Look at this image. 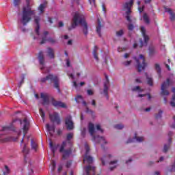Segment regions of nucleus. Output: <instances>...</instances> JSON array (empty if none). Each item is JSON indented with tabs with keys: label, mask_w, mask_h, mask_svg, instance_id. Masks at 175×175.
Segmentation results:
<instances>
[{
	"label": "nucleus",
	"mask_w": 175,
	"mask_h": 175,
	"mask_svg": "<svg viewBox=\"0 0 175 175\" xmlns=\"http://www.w3.org/2000/svg\"><path fill=\"white\" fill-rule=\"evenodd\" d=\"M72 139H73V133H70L66 135V140L63 141L60 145L59 152L63 154V159H68L72 154V147H73V144L70 141Z\"/></svg>",
	"instance_id": "obj_1"
},
{
	"label": "nucleus",
	"mask_w": 175,
	"mask_h": 175,
	"mask_svg": "<svg viewBox=\"0 0 175 175\" xmlns=\"http://www.w3.org/2000/svg\"><path fill=\"white\" fill-rule=\"evenodd\" d=\"M79 24L83 27V32L85 36H87V35H88V23H87V21H85L84 15L79 12H76L75 14L71 27H68V31H72V29L76 28Z\"/></svg>",
	"instance_id": "obj_2"
},
{
	"label": "nucleus",
	"mask_w": 175,
	"mask_h": 175,
	"mask_svg": "<svg viewBox=\"0 0 175 175\" xmlns=\"http://www.w3.org/2000/svg\"><path fill=\"white\" fill-rule=\"evenodd\" d=\"M40 81L41 83L49 81V84H53V83L54 88H55L58 92H61V90L59 89V78L58 76L54 74H49L46 77L41 78Z\"/></svg>",
	"instance_id": "obj_3"
},
{
	"label": "nucleus",
	"mask_w": 175,
	"mask_h": 175,
	"mask_svg": "<svg viewBox=\"0 0 175 175\" xmlns=\"http://www.w3.org/2000/svg\"><path fill=\"white\" fill-rule=\"evenodd\" d=\"M35 14V11L31 10L29 7H23V16H22V23L23 25H27L31 20H32L31 16Z\"/></svg>",
	"instance_id": "obj_4"
},
{
	"label": "nucleus",
	"mask_w": 175,
	"mask_h": 175,
	"mask_svg": "<svg viewBox=\"0 0 175 175\" xmlns=\"http://www.w3.org/2000/svg\"><path fill=\"white\" fill-rule=\"evenodd\" d=\"M89 133H90V135L92 137V142H97V143L107 144V142H106V139H105V137L94 135V133H95V126L92 123L89 124Z\"/></svg>",
	"instance_id": "obj_5"
},
{
	"label": "nucleus",
	"mask_w": 175,
	"mask_h": 175,
	"mask_svg": "<svg viewBox=\"0 0 175 175\" xmlns=\"http://www.w3.org/2000/svg\"><path fill=\"white\" fill-rule=\"evenodd\" d=\"M134 59H135L136 61V68L139 72L146 69V66H147V63L146 62V57H144L143 55H139V59L134 57Z\"/></svg>",
	"instance_id": "obj_6"
},
{
	"label": "nucleus",
	"mask_w": 175,
	"mask_h": 175,
	"mask_svg": "<svg viewBox=\"0 0 175 175\" xmlns=\"http://www.w3.org/2000/svg\"><path fill=\"white\" fill-rule=\"evenodd\" d=\"M172 84H173V82H172V81H170V79L167 78L166 81H164L162 85H161V95H162V96H167V95H169V94H170L169 92V91L167 90V88L169 87H170V85H172Z\"/></svg>",
	"instance_id": "obj_7"
},
{
	"label": "nucleus",
	"mask_w": 175,
	"mask_h": 175,
	"mask_svg": "<svg viewBox=\"0 0 175 175\" xmlns=\"http://www.w3.org/2000/svg\"><path fill=\"white\" fill-rule=\"evenodd\" d=\"M133 5V0H131L129 2H126L123 5L124 10H126V18L129 23H131L132 20L131 19V8Z\"/></svg>",
	"instance_id": "obj_8"
},
{
	"label": "nucleus",
	"mask_w": 175,
	"mask_h": 175,
	"mask_svg": "<svg viewBox=\"0 0 175 175\" xmlns=\"http://www.w3.org/2000/svg\"><path fill=\"white\" fill-rule=\"evenodd\" d=\"M21 125L23 126V137L22 138L21 143L23 144L24 143V137H25V135H27L28 131H29V121L28 119L25 118L23 120H20Z\"/></svg>",
	"instance_id": "obj_9"
},
{
	"label": "nucleus",
	"mask_w": 175,
	"mask_h": 175,
	"mask_svg": "<svg viewBox=\"0 0 175 175\" xmlns=\"http://www.w3.org/2000/svg\"><path fill=\"white\" fill-rule=\"evenodd\" d=\"M49 120L51 122H53V124H57V125H59L61 124V118L59 117V113L57 112L50 113Z\"/></svg>",
	"instance_id": "obj_10"
},
{
	"label": "nucleus",
	"mask_w": 175,
	"mask_h": 175,
	"mask_svg": "<svg viewBox=\"0 0 175 175\" xmlns=\"http://www.w3.org/2000/svg\"><path fill=\"white\" fill-rule=\"evenodd\" d=\"M85 148L86 152L85 154V157L83 158V162L86 161L89 165H91V163L94 162V159L92 158V157L88 155V154H90V146L85 144Z\"/></svg>",
	"instance_id": "obj_11"
},
{
	"label": "nucleus",
	"mask_w": 175,
	"mask_h": 175,
	"mask_svg": "<svg viewBox=\"0 0 175 175\" xmlns=\"http://www.w3.org/2000/svg\"><path fill=\"white\" fill-rule=\"evenodd\" d=\"M65 124L68 131H72L75 128L73 121H72V116H68L66 118Z\"/></svg>",
	"instance_id": "obj_12"
},
{
	"label": "nucleus",
	"mask_w": 175,
	"mask_h": 175,
	"mask_svg": "<svg viewBox=\"0 0 175 175\" xmlns=\"http://www.w3.org/2000/svg\"><path fill=\"white\" fill-rule=\"evenodd\" d=\"M141 33L144 38L145 46H147L148 40H150V37L146 33V28L144 27V26L141 27Z\"/></svg>",
	"instance_id": "obj_13"
},
{
	"label": "nucleus",
	"mask_w": 175,
	"mask_h": 175,
	"mask_svg": "<svg viewBox=\"0 0 175 175\" xmlns=\"http://www.w3.org/2000/svg\"><path fill=\"white\" fill-rule=\"evenodd\" d=\"M52 105L55 107H62V109H66V104L64 103H62L61 101H57L54 100V98L52 99Z\"/></svg>",
	"instance_id": "obj_14"
},
{
	"label": "nucleus",
	"mask_w": 175,
	"mask_h": 175,
	"mask_svg": "<svg viewBox=\"0 0 175 175\" xmlns=\"http://www.w3.org/2000/svg\"><path fill=\"white\" fill-rule=\"evenodd\" d=\"M168 136H169V139H168L169 144L168 145H166V144L164 145V148H163V152H167L169 148H170V144L172 143V137L173 136V132L170 131L168 133Z\"/></svg>",
	"instance_id": "obj_15"
},
{
	"label": "nucleus",
	"mask_w": 175,
	"mask_h": 175,
	"mask_svg": "<svg viewBox=\"0 0 175 175\" xmlns=\"http://www.w3.org/2000/svg\"><path fill=\"white\" fill-rule=\"evenodd\" d=\"M102 27H103V25H102V22L100 21V19L98 18L97 19V26H96V33H98L99 38H102Z\"/></svg>",
	"instance_id": "obj_16"
},
{
	"label": "nucleus",
	"mask_w": 175,
	"mask_h": 175,
	"mask_svg": "<svg viewBox=\"0 0 175 175\" xmlns=\"http://www.w3.org/2000/svg\"><path fill=\"white\" fill-rule=\"evenodd\" d=\"M35 23L36 24V33L37 35H40L39 30L40 29V18L39 16L35 18L34 19Z\"/></svg>",
	"instance_id": "obj_17"
},
{
	"label": "nucleus",
	"mask_w": 175,
	"mask_h": 175,
	"mask_svg": "<svg viewBox=\"0 0 175 175\" xmlns=\"http://www.w3.org/2000/svg\"><path fill=\"white\" fill-rule=\"evenodd\" d=\"M47 55L51 59H54L55 58V55L54 53V49L51 47L47 48Z\"/></svg>",
	"instance_id": "obj_18"
},
{
	"label": "nucleus",
	"mask_w": 175,
	"mask_h": 175,
	"mask_svg": "<svg viewBox=\"0 0 175 175\" xmlns=\"http://www.w3.org/2000/svg\"><path fill=\"white\" fill-rule=\"evenodd\" d=\"M46 128L48 132H49L50 136H53V133L55 132V126H50V124H46Z\"/></svg>",
	"instance_id": "obj_19"
},
{
	"label": "nucleus",
	"mask_w": 175,
	"mask_h": 175,
	"mask_svg": "<svg viewBox=\"0 0 175 175\" xmlns=\"http://www.w3.org/2000/svg\"><path fill=\"white\" fill-rule=\"evenodd\" d=\"M41 98L43 100L42 105H49V94L41 93Z\"/></svg>",
	"instance_id": "obj_20"
},
{
	"label": "nucleus",
	"mask_w": 175,
	"mask_h": 175,
	"mask_svg": "<svg viewBox=\"0 0 175 175\" xmlns=\"http://www.w3.org/2000/svg\"><path fill=\"white\" fill-rule=\"evenodd\" d=\"M38 60L40 65H44V55H43V51H40L38 53Z\"/></svg>",
	"instance_id": "obj_21"
},
{
	"label": "nucleus",
	"mask_w": 175,
	"mask_h": 175,
	"mask_svg": "<svg viewBox=\"0 0 175 175\" xmlns=\"http://www.w3.org/2000/svg\"><path fill=\"white\" fill-rule=\"evenodd\" d=\"M166 12L170 14V19L171 21H175V14L170 8H167Z\"/></svg>",
	"instance_id": "obj_22"
},
{
	"label": "nucleus",
	"mask_w": 175,
	"mask_h": 175,
	"mask_svg": "<svg viewBox=\"0 0 175 175\" xmlns=\"http://www.w3.org/2000/svg\"><path fill=\"white\" fill-rule=\"evenodd\" d=\"M49 146L54 157L55 155V151H57V147L59 146V145L57 144V146H54L53 142L51 141L49 143Z\"/></svg>",
	"instance_id": "obj_23"
},
{
	"label": "nucleus",
	"mask_w": 175,
	"mask_h": 175,
	"mask_svg": "<svg viewBox=\"0 0 175 175\" xmlns=\"http://www.w3.org/2000/svg\"><path fill=\"white\" fill-rule=\"evenodd\" d=\"M16 121V120H14L11 124L10 126H5L3 127V131H13L14 129V127H13L14 122Z\"/></svg>",
	"instance_id": "obj_24"
},
{
	"label": "nucleus",
	"mask_w": 175,
	"mask_h": 175,
	"mask_svg": "<svg viewBox=\"0 0 175 175\" xmlns=\"http://www.w3.org/2000/svg\"><path fill=\"white\" fill-rule=\"evenodd\" d=\"M117 162H118V161L114 160L109 163V165L111 166V167H109V170L111 171L114 170V169H116V167H117Z\"/></svg>",
	"instance_id": "obj_25"
},
{
	"label": "nucleus",
	"mask_w": 175,
	"mask_h": 175,
	"mask_svg": "<svg viewBox=\"0 0 175 175\" xmlns=\"http://www.w3.org/2000/svg\"><path fill=\"white\" fill-rule=\"evenodd\" d=\"M92 54L94 58H95L97 61H99V57H98V46H94V50L92 51Z\"/></svg>",
	"instance_id": "obj_26"
},
{
	"label": "nucleus",
	"mask_w": 175,
	"mask_h": 175,
	"mask_svg": "<svg viewBox=\"0 0 175 175\" xmlns=\"http://www.w3.org/2000/svg\"><path fill=\"white\" fill-rule=\"evenodd\" d=\"M149 55L151 57L154 55V54H157V50L155 49V47L154 46H149Z\"/></svg>",
	"instance_id": "obj_27"
},
{
	"label": "nucleus",
	"mask_w": 175,
	"mask_h": 175,
	"mask_svg": "<svg viewBox=\"0 0 175 175\" xmlns=\"http://www.w3.org/2000/svg\"><path fill=\"white\" fill-rule=\"evenodd\" d=\"M172 92H173V94H174L172 96V100L170 103V105L172 107H175V88H172Z\"/></svg>",
	"instance_id": "obj_28"
},
{
	"label": "nucleus",
	"mask_w": 175,
	"mask_h": 175,
	"mask_svg": "<svg viewBox=\"0 0 175 175\" xmlns=\"http://www.w3.org/2000/svg\"><path fill=\"white\" fill-rule=\"evenodd\" d=\"M103 92H104L107 99H109V88L107 87V85H106V83L104 84Z\"/></svg>",
	"instance_id": "obj_29"
},
{
	"label": "nucleus",
	"mask_w": 175,
	"mask_h": 175,
	"mask_svg": "<svg viewBox=\"0 0 175 175\" xmlns=\"http://www.w3.org/2000/svg\"><path fill=\"white\" fill-rule=\"evenodd\" d=\"M146 76L147 83H148V85H150V87H152V85H154V82L152 81V78L148 77V76H147V73H146Z\"/></svg>",
	"instance_id": "obj_30"
},
{
	"label": "nucleus",
	"mask_w": 175,
	"mask_h": 175,
	"mask_svg": "<svg viewBox=\"0 0 175 175\" xmlns=\"http://www.w3.org/2000/svg\"><path fill=\"white\" fill-rule=\"evenodd\" d=\"M143 20L146 24H150V18H148V15L146 13L144 14Z\"/></svg>",
	"instance_id": "obj_31"
},
{
	"label": "nucleus",
	"mask_w": 175,
	"mask_h": 175,
	"mask_svg": "<svg viewBox=\"0 0 175 175\" xmlns=\"http://www.w3.org/2000/svg\"><path fill=\"white\" fill-rule=\"evenodd\" d=\"M3 175H8L9 173H10V169H9V167L8 165L4 166V169L2 170Z\"/></svg>",
	"instance_id": "obj_32"
},
{
	"label": "nucleus",
	"mask_w": 175,
	"mask_h": 175,
	"mask_svg": "<svg viewBox=\"0 0 175 175\" xmlns=\"http://www.w3.org/2000/svg\"><path fill=\"white\" fill-rule=\"evenodd\" d=\"M39 113L40 116H41V118L43 121H44V118L46 117V113H44V111H43V109L40 108L39 109Z\"/></svg>",
	"instance_id": "obj_33"
},
{
	"label": "nucleus",
	"mask_w": 175,
	"mask_h": 175,
	"mask_svg": "<svg viewBox=\"0 0 175 175\" xmlns=\"http://www.w3.org/2000/svg\"><path fill=\"white\" fill-rule=\"evenodd\" d=\"M134 139L138 142V143H142L144 140V137H137V134L135 133L134 136Z\"/></svg>",
	"instance_id": "obj_34"
},
{
	"label": "nucleus",
	"mask_w": 175,
	"mask_h": 175,
	"mask_svg": "<svg viewBox=\"0 0 175 175\" xmlns=\"http://www.w3.org/2000/svg\"><path fill=\"white\" fill-rule=\"evenodd\" d=\"M22 152L24 154V155H27V154L29 153V149L27 148L26 144L24 145L23 148L22 150Z\"/></svg>",
	"instance_id": "obj_35"
},
{
	"label": "nucleus",
	"mask_w": 175,
	"mask_h": 175,
	"mask_svg": "<svg viewBox=\"0 0 175 175\" xmlns=\"http://www.w3.org/2000/svg\"><path fill=\"white\" fill-rule=\"evenodd\" d=\"M133 92H143V89L140 88V86H135L132 89Z\"/></svg>",
	"instance_id": "obj_36"
},
{
	"label": "nucleus",
	"mask_w": 175,
	"mask_h": 175,
	"mask_svg": "<svg viewBox=\"0 0 175 175\" xmlns=\"http://www.w3.org/2000/svg\"><path fill=\"white\" fill-rule=\"evenodd\" d=\"M31 146L32 150H34V151H36V150H38V144L32 139L31 140Z\"/></svg>",
	"instance_id": "obj_37"
},
{
	"label": "nucleus",
	"mask_w": 175,
	"mask_h": 175,
	"mask_svg": "<svg viewBox=\"0 0 175 175\" xmlns=\"http://www.w3.org/2000/svg\"><path fill=\"white\" fill-rule=\"evenodd\" d=\"M44 8H46L45 4H40L38 7V10L40 12V13H43L44 12Z\"/></svg>",
	"instance_id": "obj_38"
},
{
	"label": "nucleus",
	"mask_w": 175,
	"mask_h": 175,
	"mask_svg": "<svg viewBox=\"0 0 175 175\" xmlns=\"http://www.w3.org/2000/svg\"><path fill=\"white\" fill-rule=\"evenodd\" d=\"M163 113V111L162 110H159L158 114L155 115L156 120H159V118H161Z\"/></svg>",
	"instance_id": "obj_39"
},
{
	"label": "nucleus",
	"mask_w": 175,
	"mask_h": 175,
	"mask_svg": "<svg viewBox=\"0 0 175 175\" xmlns=\"http://www.w3.org/2000/svg\"><path fill=\"white\" fill-rule=\"evenodd\" d=\"M0 140H1V142H2V143H5L6 142H10L12 140V137H5V138H4L3 139L0 138Z\"/></svg>",
	"instance_id": "obj_40"
},
{
	"label": "nucleus",
	"mask_w": 175,
	"mask_h": 175,
	"mask_svg": "<svg viewBox=\"0 0 175 175\" xmlns=\"http://www.w3.org/2000/svg\"><path fill=\"white\" fill-rule=\"evenodd\" d=\"M51 166H52V172L55 170V167H57V163L55 161H51Z\"/></svg>",
	"instance_id": "obj_41"
},
{
	"label": "nucleus",
	"mask_w": 175,
	"mask_h": 175,
	"mask_svg": "<svg viewBox=\"0 0 175 175\" xmlns=\"http://www.w3.org/2000/svg\"><path fill=\"white\" fill-rule=\"evenodd\" d=\"M122 35H124V30L123 29H121L118 31H116V36H122Z\"/></svg>",
	"instance_id": "obj_42"
},
{
	"label": "nucleus",
	"mask_w": 175,
	"mask_h": 175,
	"mask_svg": "<svg viewBox=\"0 0 175 175\" xmlns=\"http://www.w3.org/2000/svg\"><path fill=\"white\" fill-rule=\"evenodd\" d=\"M114 128H116V129H124V125L122 124H116L114 126Z\"/></svg>",
	"instance_id": "obj_43"
},
{
	"label": "nucleus",
	"mask_w": 175,
	"mask_h": 175,
	"mask_svg": "<svg viewBox=\"0 0 175 175\" xmlns=\"http://www.w3.org/2000/svg\"><path fill=\"white\" fill-rule=\"evenodd\" d=\"M155 69H157L158 73H161V66L159 64H155Z\"/></svg>",
	"instance_id": "obj_44"
},
{
	"label": "nucleus",
	"mask_w": 175,
	"mask_h": 175,
	"mask_svg": "<svg viewBox=\"0 0 175 175\" xmlns=\"http://www.w3.org/2000/svg\"><path fill=\"white\" fill-rule=\"evenodd\" d=\"M128 29L129 31H132L133 29H135V26L132 24L128 25Z\"/></svg>",
	"instance_id": "obj_45"
},
{
	"label": "nucleus",
	"mask_w": 175,
	"mask_h": 175,
	"mask_svg": "<svg viewBox=\"0 0 175 175\" xmlns=\"http://www.w3.org/2000/svg\"><path fill=\"white\" fill-rule=\"evenodd\" d=\"M20 1L21 0H14V6H18V5H20Z\"/></svg>",
	"instance_id": "obj_46"
},
{
	"label": "nucleus",
	"mask_w": 175,
	"mask_h": 175,
	"mask_svg": "<svg viewBox=\"0 0 175 175\" xmlns=\"http://www.w3.org/2000/svg\"><path fill=\"white\" fill-rule=\"evenodd\" d=\"M97 131H100L101 133H103V129L100 128V124H96V125Z\"/></svg>",
	"instance_id": "obj_47"
},
{
	"label": "nucleus",
	"mask_w": 175,
	"mask_h": 175,
	"mask_svg": "<svg viewBox=\"0 0 175 175\" xmlns=\"http://www.w3.org/2000/svg\"><path fill=\"white\" fill-rule=\"evenodd\" d=\"M46 42H47V38L46 37L42 38L41 42H40V44H44V43H46Z\"/></svg>",
	"instance_id": "obj_48"
},
{
	"label": "nucleus",
	"mask_w": 175,
	"mask_h": 175,
	"mask_svg": "<svg viewBox=\"0 0 175 175\" xmlns=\"http://www.w3.org/2000/svg\"><path fill=\"white\" fill-rule=\"evenodd\" d=\"M48 42H49L50 43H52V44H54V43H55V40H54L53 38H49L48 40Z\"/></svg>",
	"instance_id": "obj_49"
},
{
	"label": "nucleus",
	"mask_w": 175,
	"mask_h": 175,
	"mask_svg": "<svg viewBox=\"0 0 175 175\" xmlns=\"http://www.w3.org/2000/svg\"><path fill=\"white\" fill-rule=\"evenodd\" d=\"M138 10L139 12V14H142V12L144 10V5H143L142 7H139Z\"/></svg>",
	"instance_id": "obj_50"
},
{
	"label": "nucleus",
	"mask_w": 175,
	"mask_h": 175,
	"mask_svg": "<svg viewBox=\"0 0 175 175\" xmlns=\"http://www.w3.org/2000/svg\"><path fill=\"white\" fill-rule=\"evenodd\" d=\"M23 84H24V78L22 79V80L19 82V83L18 84V87L19 88H21V85H23Z\"/></svg>",
	"instance_id": "obj_51"
},
{
	"label": "nucleus",
	"mask_w": 175,
	"mask_h": 175,
	"mask_svg": "<svg viewBox=\"0 0 175 175\" xmlns=\"http://www.w3.org/2000/svg\"><path fill=\"white\" fill-rule=\"evenodd\" d=\"M87 92H88V95H90V96L94 95V92L91 90H88Z\"/></svg>",
	"instance_id": "obj_52"
},
{
	"label": "nucleus",
	"mask_w": 175,
	"mask_h": 175,
	"mask_svg": "<svg viewBox=\"0 0 175 175\" xmlns=\"http://www.w3.org/2000/svg\"><path fill=\"white\" fill-rule=\"evenodd\" d=\"M90 5L95 6V0H89Z\"/></svg>",
	"instance_id": "obj_53"
},
{
	"label": "nucleus",
	"mask_w": 175,
	"mask_h": 175,
	"mask_svg": "<svg viewBox=\"0 0 175 175\" xmlns=\"http://www.w3.org/2000/svg\"><path fill=\"white\" fill-rule=\"evenodd\" d=\"M105 158H106V156H104V157L101 159V163L103 166H105V165L106 164L105 163Z\"/></svg>",
	"instance_id": "obj_54"
},
{
	"label": "nucleus",
	"mask_w": 175,
	"mask_h": 175,
	"mask_svg": "<svg viewBox=\"0 0 175 175\" xmlns=\"http://www.w3.org/2000/svg\"><path fill=\"white\" fill-rule=\"evenodd\" d=\"M81 136L84 137L85 136V129H83L81 131Z\"/></svg>",
	"instance_id": "obj_55"
},
{
	"label": "nucleus",
	"mask_w": 175,
	"mask_h": 175,
	"mask_svg": "<svg viewBox=\"0 0 175 175\" xmlns=\"http://www.w3.org/2000/svg\"><path fill=\"white\" fill-rule=\"evenodd\" d=\"M71 165H72V161H68L66 166V167H70Z\"/></svg>",
	"instance_id": "obj_56"
},
{
	"label": "nucleus",
	"mask_w": 175,
	"mask_h": 175,
	"mask_svg": "<svg viewBox=\"0 0 175 175\" xmlns=\"http://www.w3.org/2000/svg\"><path fill=\"white\" fill-rule=\"evenodd\" d=\"M131 62H132L131 61H127V62H125L124 64L125 66H128L129 65H131Z\"/></svg>",
	"instance_id": "obj_57"
},
{
	"label": "nucleus",
	"mask_w": 175,
	"mask_h": 175,
	"mask_svg": "<svg viewBox=\"0 0 175 175\" xmlns=\"http://www.w3.org/2000/svg\"><path fill=\"white\" fill-rule=\"evenodd\" d=\"M135 83H143V81H142V80H140V79L137 78L135 79Z\"/></svg>",
	"instance_id": "obj_58"
},
{
	"label": "nucleus",
	"mask_w": 175,
	"mask_h": 175,
	"mask_svg": "<svg viewBox=\"0 0 175 175\" xmlns=\"http://www.w3.org/2000/svg\"><path fill=\"white\" fill-rule=\"evenodd\" d=\"M173 118H174V124L171 125V128H172L173 129H175V116L173 117Z\"/></svg>",
	"instance_id": "obj_59"
},
{
	"label": "nucleus",
	"mask_w": 175,
	"mask_h": 175,
	"mask_svg": "<svg viewBox=\"0 0 175 175\" xmlns=\"http://www.w3.org/2000/svg\"><path fill=\"white\" fill-rule=\"evenodd\" d=\"M66 65L68 67L70 66V60L69 59L66 60Z\"/></svg>",
	"instance_id": "obj_60"
},
{
	"label": "nucleus",
	"mask_w": 175,
	"mask_h": 175,
	"mask_svg": "<svg viewBox=\"0 0 175 175\" xmlns=\"http://www.w3.org/2000/svg\"><path fill=\"white\" fill-rule=\"evenodd\" d=\"M151 1L152 0H144V3L146 4L151 3Z\"/></svg>",
	"instance_id": "obj_61"
},
{
	"label": "nucleus",
	"mask_w": 175,
	"mask_h": 175,
	"mask_svg": "<svg viewBox=\"0 0 175 175\" xmlns=\"http://www.w3.org/2000/svg\"><path fill=\"white\" fill-rule=\"evenodd\" d=\"M57 135L59 136L62 135V130H57Z\"/></svg>",
	"instance_id": "obj_62"
},
{
	"label": "nucleus",
	"mask_w": 175,
	"mask_h": 175,
	"mask_svg": "<svg viewBox=\"0 0 175 175\" xmlns=\"http://www.w3.org/2000/svg\"><path fill=\"white\" fill-rule=\"evenodd\" d=\"M165 67L167 68V70H170V66H169V64H165Z\"/></svg>",
	"instance_id": "obj_63"
},
{
	"label": "nucleus",
	"mask_w": 175,
	"mask_h": 175,
	"mask_svg": "<svg viewBox=\"0 0 175 175\" xmlns=\"http://www.w3.org/2000/svg\"><path fill=\"white\" fill-rule=\"evenodd\" d=\"M59 27H64V23L62 22V21H60V22L59 23Z\"/></svg>",
	"instance_id": "obj_64"
}]
</instances>
